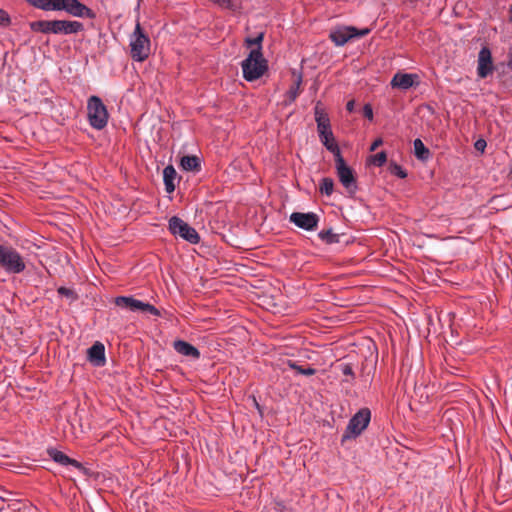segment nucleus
<instances>
[{
	"instance_id": "nucleus-1",
	"label": "nucleus",
	"mask_w": 512,
	"mask_h": 512,
	"mask_svg": "<svg viewBox=\"0 0 512 512\" xmlns=\"http://www.w3.org/2000/svg\"><path fill=\"white\" fill-rule=\"evenodd\" d=\"M241 67L244 79L250 82L262 77L268 68L267 61L259 49L250 50L247 58L242 61Z\"/></svg>"
},
{
	"instance_id": "nucleus-2",
	"label": "nucleus",
	"mask_w": 512,
	"mask_h": 512,
	"mask_svg": "<svg viewBox=\"0 0 512 512\" xmlns=\"http://www.w3.org/2000/svg\"><path fill=\"white\" fill-rule=\"evenodd\" d=\"M0 268L8 274H20L25 271L23 256L11 245H0Z\"/></svg>"
},
{
	"instance_id": "nucleus-3",
	"label": "nucleus",
	"mask_w": 512,
	"mask_h": 512,
	"mask_svg": "<svg viewBox=\"0 0 512 512\" xmlns=\"http://www.w3.org/2000/svg\"><path fill=\"white\" fill-rule=\"evenodd\" d=\"M131 57L137 62H143L150 54V39L144 33L139 22L130 37Z\"/></svg>"
},
{
	"instance_id": "nucleus-4",
	"label": "nucleus",
	"mask_w": 512,
	"mask_h": 512,
	"mask_svg": "<svg viewBox=\"0 0 512 512\" xmlns=\"http://www.w3.org/2000/svg\"><path fill=\"white\" fill-rule=\"evenodd\" d=\"M88 119L93 128H105L108 121L106 106L98 96H91L87 103Z\"/></svg>"
},
{
	"instance_id": "nucleus-5",
	"label": "nucleus",
	"mask_w": 512,
	"mask_h": 512,
	"mask_svg": "<svg viewBox=\"0 0 512 512\" xmlns=\"http://www.w3.org/2000/svg\"><path fill=\"white\" fill-rule=\"evenodd\" d=\"M168 229L172 235L180 237L190 244H198L200 242V236L196 229L177 216L169 219Z\"/></svg>"
},
{
	"instance_id": "nucleus-6",
	"label": "nucleus",
	"mask_w": 512,
	"mask_h": 512,
	"mask_svg": "<svg viewBox=\"0 0 512 512\" xmlns=\"http://www.w3.org/2000/svg\"><path fill=\"white\" fill-rule=\"evenodd\" d=\"M371 412L368 408L360 409L349 420L343 439L358 437L369 425Z\"/></svg>"
},
{
	"instance_id": "nucleus-7",
	"label": "nucleus",
	"mask_w": 512,
	"mask_h": 512,
	"mask_svg": "<svg viewBox=\"0 0 512 512\" xmlns=\"http://www.w3.org/2000/svg\"><path fill=\"white\" fill-rule=\"evenodd\" d=\"M370 33L369 28L357 29L353 26H340L331 30L329 38L336 46H343L354 38H360Z\"/></svg>"
},
{
	"instance_id": "nucleus-8",
	"label": "nucleus",
	"mask_w": 512,
	"mask_h": 512,
	"mask_svg": "<svg viewBox=\"0 0 512 512\" xmlns=\"http://www.w3.org/2000/svg\"><path fill=\"white\" fill-rule=\"evenodd\" d=\"M116 306L129 310L131 312H145L159 317L160 311L152 304L143 302L133 296H117L114 300Z\"/></svg>"
},
{
	"instance_id": "nucleus-9",
	"label": "nucleus",
	"mask_w": 512,
	"mask_h": 512,
	"mask_svg": "<svg viewBox=\"0 0 512 512\" xmlns=\"http://www.w3.org/2000/svg\"><path fill=\"white\" fill-rule=\"evenodd\" d=\"M336 173L339 181L343 187L351 194L357 191V183L354 175V171L349 167L344 158L339 156V159L335 160Z\"/></svg>"
},
{
	"instance_id": "nucleus-10",
	"label": "nucleus",
	"mask_w": 512,
	"mask_h": 512,
	"mask_svg": "<svg viewBox=\"0 0 512 512\" xmlns=\"http://www.w3.org/2000/svg\"><path fill=\"white\" fill-rule=\"evenodd\" d=\"M57 11L63 10L74 17L93 19L95 13L78 0H57Z\"/></svg>"
},
{
	"instance_id": "nucleus-11",
	"label": "nucleus",
	"mask_w": 512,
	"mask_h": 512,
	"mask_svg": "<svg viewBox=\"0 0 512 512\" xmlns=\"http://www.w3.org/2000/svg\"><path fill=\"white\" fill-rule=\"evenodd\" d=\"M289 221L305 231H314L319 223V216L314 212H293Z\"/></svg>"
},
{
	"instance_id": "nucleus-12",
	"label": "nucleus",
	"mask_w": 512,
	"mask_h": 512,
	"mask_svg": "<svg viewBox=\"0 0 512 512\" xmlns=\"http://www.w3.org/2000/svg\"><path fill=\"white\" fill-rule=\"evenodd\" d=\"M52 34L70 35L84 30V25L79 21L52 20Z\"/></svg>"
},
{
	"instance_id": "nucleus-13",
	"label": "nucleus",
	"mask_w": 512,
	"mask_h": 512,
	"mask_svg": "<svg viewBox=\"0 0 512 512\" xmlns=\"http://www.w3.org/2000/svg\"><path fill=\"white\" fill-rule=\"evenodd\" d=\"M493 68L491 51L488 47H483L478 54L477 74L480 78H486Z\"/></svg>"
},
{
	"instance_id": "nucleus-14",
	"label": "nucleus",
	"mask_w": 512,
	"mask_h": 512,
	"mask_svg": "<svg viewBox=\"0 0 512 512\" xmlns=\"http://www.w3.org/2000/svg\"><path fill=\"white\" fill-rule=\"evenodd\" d=\"M418 79L419 76L417 74L398 72L393 76L390 84L393 88L408 90L414 85L419 84Z\"/></svg>"
},
{
	"instance_id": "nucleus-15",
	"label": "nucleus",
	"mask_w": 512,
	"mask_h": 512,
	"mask_svg": "<svg viewBox=\"0 0 512 512\" xmlns=\"http://www.w3.org/2000/svg\"><path fill=\"white\" fill-rule=\"evenodd\" d=\"M47 453H48L49 457L54 462L58 463L59 465H62V466H69V465H71V466L75 467L76 469L86 473V469L84 468V466L79 461L70 458L69 456L64 454L62 451H59V450H57L55 448H50V449L47 450Z\"/></svg>"
},
{
	"instance_id": "nucleus-16",
	"label": "nucleus",
	"mask_w": 512,
	"mask_h": 512,
	"mask_svg": "<svg viewBox=\"0 0 512 512\" xmlns=\"http://www.w3.org/2000/svg\"><path fill=\"white\" fill-rule=\"evenodd\" d=\"M319 138L322 144L326 147L328 151H330L334 159H339L341 155L340 148L338 146L337 140L333 134V130H318Z\"/></svg>"
},
{
	"instance_id": "nucleus-17",
	"label": "nucleus",
	"mask_w": 512,
	"mask_h": 512,
	"mask_svg": "<svg viewBox=\"0 0 512 512\" xmlns=\"http://www.w3.org/2000/svg\"><path fill=\"white\" fill-rule=\"evenodd\" d=\"M173 348L178 354L192 360H198L201 356L200 351L195 346L184 340H175L173 342Z\"/></svg>"
},
{
	"instance_id": "nucleus-18",
	"label": "nucleus",
	"mask_w": 512,
	"mask_h": 512,
	"mask_svg": "<svg viewBox=\"0 0 512 512\" xmlns=\"http://www.w3.org/2000/svg\"><path fill=\"white\" fill-rule=\"evenodd\" d=\"M88 360L96 367H100L105 364V347L101 342H95L88 349Z\"/></svg>"
},
{
	"instance_id": "nucleus-19",
	"label": "nucleus",
	"mask_w": 512,
	"mask_h": 512,
	"mask_svg": "<svg viewBox=\"0 0 512 512\" xmlns=\"http://www.w3.org/2000/svg\"><path fill=\"white\" fill-rule=\"evenodd\" d=\"M177 179V172L172 165H168L163 170V181L165 185V190L167 193H172L175 190L176 184L175 181Z\"/></svg>"
},
{
	"instance_id": "nucleus-20",
	"label": "nucleus",
	"mask_w": 512,
	"mask_h": 512,
	"mask_svg": "<svg viewBox=\"0 0 512 512\" xmlns=\"http://www.w3.org/2000/svg\"><path fill=\"white\" fill-rule=\"evenodd\" d=\"M180 166L184 171L198 172L201 169V162L195 155H186L181 158Z\"/></svg>"
},
{
	"instance_id": "nucleus-21",
	"label": "nucleus",
	"mask_w": 512,
	"mask_h": 512,
	"mask_svg": "<svg viewBox=\"0 0 512 512\" xmlns=\"http://www.w3.org/2000/svg\"><path fill=\"white\" fill-rule=\"evenodd\" d=\"M30 29L34 32L52 34V20H38L30 22Z\"/></svg>"
},
{
	"instance_id": "nucleus-22",
	"label": "nucleus",
	"mask_w": 512,
	"mask_h": 512,
	"mask_svg": "<svg viewBox=\"0 0 512 512\" xmlns=\"http://www.w3.org/2000/svg\"><path fill=\"white\" fill-rule=\"evenodd\" d=\"M315 119L317 121V128H329L330 122L328 115L325 113L320 103L315 106Z\"/></svg>"
},
{
	"instance_id": "nucleus-23",
	"label": "nucleus",
	"mask_w": 512,
	"mask_h": 512,
	"mask_svg": "<svg viewBox=\"0 0 512 512\" xmlns=\"http://www.w3.org/2000/svg\"><path fill=\"white\" fill-rule=\"evenodd\" d=\"M30 5L44 11H57V0H26Z\"/></svg>"
},
{
	"instance_id": "nucleus-24",
	"label": "nucleus",
	"mask_w": 512,
	"mask_h": 512,
	"mask_svg": "<svg viewBox=\"0 0 512 512\" xmlns=\"http://www.w3.org/2000/svg\"><path fill=\"white\" fill-rule=\"evenodd\" d=\"M414 154L417 159L426 161L430 157V151L420 139L414 140Z\"/></svg>"
},
{
	"instance_id": "nucleus-25",
	"label": "nucleus",
	"mask_w": 512,
	"mask_h": 512,
	"mask_svg": "<svg viewBox=\"0 0 512 512\" xmlns=\"http://www.w3.org/2000/svg\"><path fill=\"white\" fill-rule=\"evenodd\" d=\"M264 39V33L260 32L256 37H247L244 40V45L247 48L259 49V52H262V42Z\"/></svg>"
},
{
	"instance_id": "nucleus-26",
	"label": "nucleus",
	"mask_w": 512,
	"mask_h": 512,
	"mask_svg": "<svg viewBox=\"0 0 512 512\" xmlns=\"http://www.w3.org/2000/svg\"><path fill=\"white\" fill-rule=\"evenodd\" d=\"M318 237L327 244H334L339 242L340 236L332 231V229L321 230Z\"/></svg>"
},
{
	"instance_id": "nucleus-27",
	"label": "nucleus",
	"mask_w": 512,
	"mask_h": 512,
	"mask_svg": "<svg viewBox=\"0 0 512 512\" xmlns=\"http://www.w3.org/2000/svg\"><path fill=\"white\" fill-rule=\"evenodd\" d=\"M320 193L326 196L332 195L334 191V181L332 178L325 177L321 180L319 186Z\"/></svg>"
},
{
	"instance_id": "nucleus-28",
	"label": "nucleus",
	"mask_w": 512,
	"mask_h": 512,
	"mask_svg": "<svg viewBox=\"0 0 512 512\" xmlns=\"http://www.w3.org/2000/svg\"><path fill=\"white\" fill-rule=\"evenodd\" d=\"M11 512H38L37 508L31 503H17L12 508Z\"/></svg>"
},
{
	"instance_id": "nucleus-29",
	"label": "nucleus",
	"mask_w": 512,
	"mask_h": 512,
	"mask_svg": "<svg viewBox=\"0 0 512 512\" xmlns=\"http://www.w3.org/2000/svg\"><path fill=\"white\" fill-rule=\"evenodd\" d=\"M57 292L61 296H64V297L70 299L71 301H76L78 299V295L73 289L61 286L57 289Z\"/></svg>"
},
{
	"instance_id": "nucleus-30",
	"label": "nucleus",
	"mask_w": 512,
	"mask_h": 512,
	"mask_svg": "<svg viewBox=\"0 0 512 512\" xmlns=\"http://www.w3.org/2000/svg\"><path fill=\"white\" fill-rule=\"evenodd\" d=\"M386 160H387V156L384 151H381L371 157V162L378 167L384 165Z\"/></svg>"
},
{
	"instance_id": "nucleus-31",
	"label": "nucleus",
	"mask_w": 512,
	"mask_h": 512,
	"mask_svg": "<svg viewBox=\"0 0 512 512\" xmlns=\"http://www.w3.org/2000/svg\"><path fill=\"white\" fill-rule=\"evenodd\" d=\"M300 84H301V78L298 79V81L290 88L289 90V98L291 100H295L296 97L300 93Z\"/></svg>"
},
{
	"instance_id": "nucleus-32",
	"label": "nucleus",
	"mask_w": 512,
	"mask_h": 512,
	"mask_svg": "<svg viewBox=\"0 0 512 512\" xmlns=\"http://www.w3.org/2000/svg\"><path fill=\"white\" fill-rule=\"evenodd\" d=\"M11 24V18L9 14L0 8V25L3 27H8Z\"/></svg>"
},
{
	"instance_id": "nucleus-33",
	"label": "nucleus",
	"mask_w": 512,
	"mask_h": 512,
	"mask_svg": "<svg viewBox=\"0 0 512 512\" xmlns=\"http://www.w3.org/2000/svg\"><path fill=\"white\" fill-rule=\"evenodd\" d=\"M486 146H487V142L484 138H479L474 143L475 150L477 152H479L480 154L484 153Z\"/></svg>"
},
{
	"instance_id": "nucleus-34",
	"label": "nucleus",
	"mask_w": 512,
	"mask_h": 512,
	"mask_svg": "<svg viewBox=\"0 0 512 512\" xmlns=\"http://www.w3.org/2000/svg\"><path fill=\"white\" fill-rule=\"evenodd\" d=\"M392 172L401 179L407 177L406 171L399 165H395Z\"/></svg>"
},
{
	"instance_id": "nucleus-35",
	"label": "nucleus",
	"mask_w": 512,
	"mask_h": 512,
	"mask_svg": "<svg viewBox=\"0 0 512 512\" xmlns=\"http://www.w3.org/2000/svg\"><path fill=\"white\" fill-rule=\"evenodd\" d=\"M341 371L346 376L354 377V372H353L352 366L350 364H342Z\"/></svg>"
},
{
	"instance_id": "nucleus-36",
	"label": "nucleus",
	"mask_w": 512,
	"mask_h": 512,
	"mask_svg": "<svg viewBox=\"0 0 512 512\" xmlns=\"http://www.w3.org/2000/svg\"><path fill=\"white\" fill-rule=\"evenodd\" d=\"M315 373H316V369H314L312 367L299 369V374H301V375L312 376Z\"/></svg>"
},
{
	"instance_id": "nucleus-37",
	"label": "nucleus",
	"mask_w": 512,
	"mask_h": 512,
	"mask_svg": "<svg viewBox=\"0 0 512 512\" xmlns=\"http://www.w3.org/2000/svg\"><path fill=\"white\" fill-rule=\"evenodd\" d=\"M363 115L364 117L368 119H372L373 117V110L372 107L369 104H366L363 108Z\"/></svg>"
},
{
	"instance_id": "nucleus-38",
	"label": "nucleus",
	"mask_w": 512,
	"mask_h": 512,
	"mask_svg": "<svg viewBox=\"0 0 512 512\" xmlns=\"http://www.w3.org/2000/svg\"><path fill=\"white\" fill-rule=\"evenodd\" d=\"M287 365L289 368L297 371V373L299 374V369H302L301 366H299L295 361H292V360H287Z\"/></svg>"
},
{
	"instance_id": "nucleus-39",
	"label": "nucleus",
	"mask_w": 512,
	"mask_h": 512,
	"mask_svg": "<svg viewBox=\"0 0 512 512\" xmlns=\"http://www.w3.org/2000/svg\"><path fill=\"white\" fill-rule=\"evenodd\" d=\"M381 144H382V140H381V139H376V140L372 143V145H371V147H370V150H371V151L376 150V149H377V147H378L379 145H381Z\"/></svg>"
},
{
	"instance_id": "nucleus-40",
	"label": "nucleus",
	"mask_w": 512,
	"mask_h": 512,
	"mask_svg": "<svg viewBox=\"0 0 512 512\" xmlns=\"http://www.w3.org/2000/svg\"><path fill=\"white\" fill-rule=\"evenodd\" d=\"M354 105H355V102L352 100V101H349L346 105V108L349 112H352L353 109H354Z\"/></svg>"
},
{
	"instance_id": "nucleus-41",
	"label": "nucleus",
	"mask_w": 512,
	"mask_h": 512,
	"mask_svg": "<svg viewBox=\"0 0 512 512\" xmlns=\"http://www.w3.org/2000/svg\"><path fill=\"white\" fill-rule=\"evenodd\" d=\"M26 131H27V132H29V133H30V134H32V135H35L34 130L28 129V130H26Z\"/></svg>"
},
{
	"instance_id": "nucleus-42",
	"label": "nucleus",
	"mask_w": 512,
	"mask_h": 512,
	"mask_svg": "<svg viewBox=\"0 0 512 512\" xmlns=\"http://www.w3.org/2000/svg\"><path fill=\"white\" fill-rule=\"evenodd\" d=\"M510 20L512 21V5H511V8H510Z\"/></svg>"
}]
</instances>
